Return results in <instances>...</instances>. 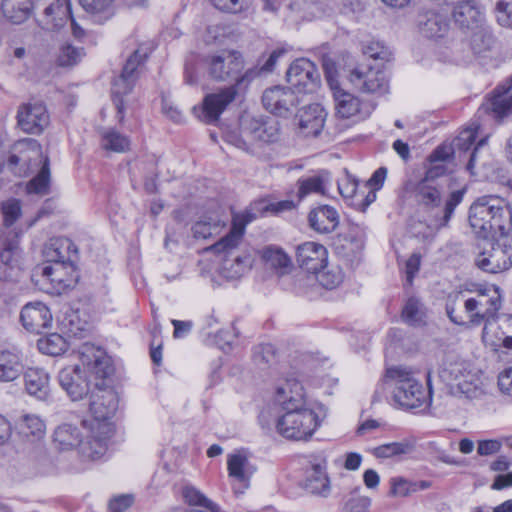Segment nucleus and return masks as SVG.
<instances>
[{
  "label": "nucleus",
  "instance_id": "1",
  "mask_svg": "<svg viewBox=\"0 0 512 512\" xmlns=\"http://www.w3.org/2000/svg\"><path fill=\"white\" fill-rule=\"evenodd\" d=\"M118 395L112 388H102L98 383L90 394L89 411L91 420H84L87 441L82 445V455L96 460L105 455L108 440L114 433L111 422L118 408Z\"/></svg>",
  "mask_w": 512,
  "mask_h": 512
},
{
  "label": "nucleus",
  "instance_id": "2",
  "mask_svg": "<svg viewBox=\"0 0 512 512\" xmlns=\"http://www.w3.org/2000/svg\"><path fill=\"white\" fill-rule=\"evenodd\" d=\"M445 174L443 165H435L428 169L425 176L414 187L417 203L430 218L436 229L447 227L455 208L463 201L464 190H454L445 199L444 187L438 178Z\"/></svg>",
  "mask_w": 512,
  "mask_h": 512
},
{
  "label": "nucleus",
  "instance_id": "3",
  "mask_svg": "<svg viewBox=\"0 0 512 512\" xmlns=\"http://www.w3.org/2000/svg\"><path fill=\"white\" fill-rule=\"evenodd\" d=\"M469 223L473 232L483 240L507 235L512 229V210L501 198L482 196L469 209Z\"/></svg>",
  "mask_w": 512,
  "mask_h": 512
},
{
  "label": "nucleus",
  "instance_id": "4",
  "mask_svg": "<svg viewBox=\"0 0 512 512\" xmlns=\"http://www.w3.org/2000/svg\"><path fill=\"white\" fill-rule=\"evenodd\" d=\"M439 377L449 387L450 393L460 399L474 400L485 394L480 376L464 360L446 358Z\"/></svg>",
  "mask_w": 512,
  "mask_h": 512
},
{
  "label": "nucleus",
  "instance_id": "5",
  "mask_svg": "<svg viewBox=\"0 0 512 512\" xmlns=\"http://www.w3.org/2000/svg\"><path fill=\"white\" fill-rule=\"evenodd\" d=\"M385 380L393 387V400L400 407L415 409L431 401L430 391L424 388L410 369L402 366L387 368Z\"/></svg>",
  "mask_w": 512,
  "mask_h": 512
},
{
  "label": "nucleus",
  "instance_id": "6",
  "mask_svg": "<svg viewBox=\"0 0 512 512\" xmlns=\"http://www.w3.org/2000/svg\"><path fill=\"white\" fill-rule=\"evenodd\" d=\"M320 426L317 413L310 407L279 410L275 429L287 440L306 441Z\"/></svg>",
  "mask_w": 512,
  "mask_h": 512
},
{
  "label": "nucleus",
  "instance_id": "7",
  "mask_svg": "<svg viewBox=\"0 0 512 512\" xmlns=\"http://www.w3.org/2000/svg\"><path fill=\"white\" fill-rule=\"evenodd\" d=\"M278 136L279 128L276 122L243 116L240 120L239 135L234 132L227 133L226 140L239 149L253 153L254 146L272 143Z\"/></svg>",
  "mask_w": 512,
  "mask_h": 512
},
{
  "label": "nucleus",
  "instance_id": "8",
  "mask_svg": "<svg viewBox=\"0 0 512 512\" xmlns=\"http://www.w3.org/2000/svg\"><path fill=\"white\" fill-rule=\"evenodd\" d=\"M496 242L485 241L475 263L478 268L489 273H501L512 267V237L498 236Z\"/></svg>",
  "mask_w": 512,
  "mask_h": 512
},
{
  "label": "nucleus",
  "instance_id": "9",
  "mask_svg": "<svg viewBox=\"0 0 512 512\" xmlns=\"http://www.w3.org/2000/svg\"><path fill=\"white\" fill-rule=\"evenodd\" d=\"M44 159L39 142L24 138L12 145L8 165L16 175L26 176L34 167L42 164Z\"/></svg>",
  "mask_w": 512,
  "mask_h": 512
},
{
  "label": "nucleus",
  "instance_id": "10",
  "mask_svg": "<svg viewBox=\"0 0 512 512\" xmlns=\"http://www.w3.org/2000/svg\"><path fill=\"white\" fill-rule=\"evenodd\" d=\"M208 75L216 81H228L244 68L242 54L235 50H223L206 58Z\"/></svg>",
  "mask_w": 512,
  "mask_h": 512
},
{
  "label": "nucleus",
  "instance_id": "11",
  "mask_svg": "<svg viewBox=\"0 0 512 512\" xmlns=\"http://www.w3.org/2000/svg\"><path fill=\"white\" fill-rule=\"evenodd\" d=\"M34 9H42L37 22L46 31H58L71 18L70 0H35Z\"/></svg>",
  "mask_w": 512,
  "mask_h": 512
},
{
  "label": "nucleus",
  "instance_id": "12",
  "mask_svg": "<svg viewBox=\"0 0 512 512\" xmlns=\"http://www.w3.org/2000/svg\"><path fill=\"white\" fill-rule=\"evenodd\" d=\"M464 307L473 325H479L486 319L493 318L501 307L499 289L495 286L488 288L486 293L478 295L477 298L467 299Z\"/></svg>",
  "mask_w": 512,
  "mask_h": 512
},
{
  "label": "nucleus",
  "instance_id": "13",
  "mask_svg": "<svg viewBox=\"0 0 512 512\" xmlns=\"http://www.w3.org/2000/svg\"><path fill=\"white\" fill-rule=\"evenodd\" d=\"M287 81L300 93H312L320 83V74L313 62L296 59L286 73Z\"/></svg>",
  "mask_w": 512,
  "mask_h": 512
},
{
  "label": "nucleus",
  "instance_id": "14",
  "mask_svg": "<svg viewBox=\"0 0 512 512\" xmlns=\"http://www.w3.org/2000/svg\"><path fill=\"white\" fill-rule=\"evenodd\" d=\"M262 102L265 109L270 113L280 117H287L300 103V99L291 88L274 86L264 91Z\"/></svg>",
  "mask_w": 512,
  "mask_h": 512
},
{
  "label": "nucleus",
  "instance_id": "15",
  "mask_svg": "<svg viewBox=\"0 0 512 512\" xmlns=\"http://www.w3.org/2000/svg\"><path fill=\"white\" fill-rule=\"evenodd\" d=\"M17 124L27 134H40L49 124V114L41 102L22 104L17 112Z\"/></svg>",
  "mask_w": 512,
  "mask_h": 512
},
{
  "label": "nucleus",
  "instance_id": "16",
  "mask_svg": "<svg viewBox=\"0 0 512 512\" xmlns=\"http://www.w3.org/2000/svg\"><path fill=\"white\" fill-rule=\"evenodd\" d=\"M352 85L365 93L384 94L388 91V79L385 73L378 69L357 67L350 72Z\"/></svg>",
  "mask_w": 512,
  "mask_h": 512
},
{
  "label": "nucleus",
  "instance_id": "17",
  "mask_svg": "<svg viewBox=\"0 0 512 512\" xmlns=\"http://www.w3.org/2000/svg\"><path fill=\"white\" fill-rule=\"evenodd\" d=\"M80 359L84 372L94 375L96 379H105L113 371L111 360L104 350L92 344H84L81 348Z\"/></svg>",
  "mask_w": 512,
  "mask_h": 512
},
{
  "label": "nucleus",
  "instance_id": "18",
  "mask_svg": "<svg viewBox=\"0 0 512 512\" xmlns=\"http://www.w3.org/2000/svg\"><path fill=\"white\" fill-rule=\"evenodd\" d=\"M336 114L344 119H365L371 114L372 107L362 103L358 97L340 88H333Z\"/></svg>",
  "mask_w": 512,
  "mask_h": 512
},
{
  "label": "nucleus",
  "instance_id": "19",
  "mask_svg": "<svg viewBox=\"0 0 512 512\" xmlns=\"http://www.w3.org/2000/svg\"><path fill=\"white\" fill-rule=\"evenodd\" d=\"M452 17L457 27L463 32L480 27L485 22V15L475 0H460L452 8Z\"/></svg>",
  "mask_w": 512,
  "mask_h": 512
},
{
  "label": "nucleus",
  "instance_id": "20",
  "mask_svg": "<svg viewBox=\"0 0 512 512\" xmlns=\"http://www.w3.org/2000/svg\"><path fill=\"white\" fill-rule=\"evenodd\" d=\"M58 380L73 401L81 400L89 392V381L78 365L63 368L59 372Z\"/></svg>",
  "mask_w": 512,
  "mask_h": 512
},
{
  "label": "nucleus",
  "instance_id": "21",
  "mask_svg": "<svg viewBox=\"0 0 512 512\" xmlns=\"http://www.w3.org/2000/svg\"><path fill=\"white\" fill-rule=\"evenodd\" d=\"M236 95L237 88L234 85L206 95L203 100V120L209 124L215 123Z\"/></svg>",
  "mask_w": 512,
  "mask_h": 512
},
{
  "label": "nucleus",
  "instance_id": "22",
  "mask_svg": "<svg viewBox=\"0 0 512 512\" xmlns=\"http://www.w3.org/2000/svg\"><path fill=\"white\" fill-rule=\"evenodd\" d=\"M275 400L279 410L309 407L302 384L296 379H286L276 388Z\"/></svg>",
  "mask_w": 512,
  "mask_h": 512
},
{
  "label": "nucleus",
  "instance_id": "23",
  "mask_svg": "<svg viewBox=\"0 0 512 512\" xmlns=\"http://www.w3.org/2000/svg\"><path fill=\"white\" fill-rule=\"evenodd\" d=\"M20 320L26 330L40 334L51 325L52 314L44 303L30 302L22 308Z\"/></svg>",
  "mask_w": 512,
  "mask_h": 512
},
{
  "label": "nucleus",
  "instance_id": "24",
  "mask_svg": "<svg viewBox=\"0 0 512 512\" xmlns=\"http://www.w3.org/2000/svg\"><path fill=\"white\" fill-rule=\"evenodd\" d=\"M296 259L302 269L315 274L326 264L328 252L322 244L304 242L297 247Z\"/></svg>",
  "mask_w": 512,
  "mask_h": 512
},
{
  "label": "nucleus",
  "instance_id": "25",
  "mask_svg": "<svg viewBox=\"0 0 512 512\" xmlns=\"http://www.w3.org/2000/svg\"><path fill=\"white\" fill-rule=\"evenodd\" d=\"M296 118L300 132L308 136H318L324 128L327 112L318 103L302 107Z\"/></svg>",
  "mask_w": 512,
  "mask_h": 512
},
{
  "label": "nucleus",
  "instance_id": "26",
  "mask_svg": "<svg viewBox=\"0 0 512 512\" xmlns=\"http://www.w3.org/2000/svg\"><path fill=\"white\" fill-rule=\"evenodd\" d=\"M253 219L254 215L249 212L234 215L230 232L216 242L212 249L218 253L234 254L233 250L241 243L247 224Z\"/></svg>",
  "mask_w": 512,
  "mask_h": 512
},
{
  "label": "nucleus",
  "instance_id": "27",
  "mask_svg": "<svg viewBox=\"0 0 512 512\" xmlns=\"http://www.w3.org/2000/svg\"><path fill=\"white\" fill-rule=\"evenodd\" d=\"M448 10L434 7L426 10L419 20V29L427 38L443 37L449 28Z\"/></svg>",
  "mask_w": 512,
  "mask_h": 512
},
{
  "label": "nucleus",
  "instance_id": "28",
  "mask_svg": "<svg viewBox=\"0 0 512 512\" xmlns=\"http://www.w3.org/2000/svg\"><path fill=\"white\" fill-rule=\"evenodd\" d=\"M311 469L306 479V489L314 495L327 497L330 494V480L327 475V461L324 456H315L311 461Z\"/></svg>",
  "mask_w": 512,
  "mask_h": 512
},
{
  "label": "nucleus",
  "instance_id": "29",
  "mask_svg": "<svg viewBox=\"0 0 512 512\" xmlns=\"http://www.w3.org/2000/svg\"><path fill=\"white\" fill-rule=\"evenodd\" d=\"M308 222L310 228L315 232L319 234H328L338 227L340 216L333 206L320 205L309 212Z\"/></svg>",
  "mask_w": 512,
  "mask_h": 512
},
{
  "label": "nucleus",
  "instance_id": "30",
  "mask_svg": "<svg viewBox=\"0 0 512 512\" xmlns=\"http://www.w3.org/2000/svg\"><path fill=\"white\" fill-rule=\"evenodd\" d=\"M331 173L322 169L309 177L300 178L297 181V197L302 200L310 194L325 195L331 185Z\"/></svg>",
  "mask_w": 512,
  "mask_h": 512
},
{
  "label": "nucleus",
  "instance_id": "31",
  "mask_svg": "<svg viewBox=\"0 0 512 512\" xmlns=\"http://www.w3.org/2000/svg\"><path fill=\"white\" fill-rule=\"evenodd\" d=\"M27 393L39 400H46L50 393L49 374L41 368H28L24 372Z\"/></svg>",
  "mask_w": 512,
  "mask_h": 512
},
{
  "label": "nucleus",
  "instance_id": "32",
  "mask_svg": "<svg viewBox=\"0 0 512 512\" xmlns=\"http://www.w3.org/2000/svg\"><path fill=\"white\" fill-rule=\"evenodd\" d=\"M260 256L266 269L274 271L278 276L288 274L293 267L290 257L280 247L272 245L264 247Z\"/></svg>",
  "mask_w": 512,
  "mask_h": 512
},
{
  "label": "nucleus",
  "instance_id": "33",
  "mask_svg": "<svg viewBox=\"0 0 512 512\" xmlns=\"http://www.w3.org/2000/svg\"><path fill=\"white\" fill-rule=\"evenodd\" d=\"M253 264V257L247 251H242L237 255H226L221 265L222 274L229 279L240 278Z\"/></svg>",
  "mask_w": 512,
  "mask_h": 512
},
{
  "label": "nucleus",
  "instance_id": "34",
  "mask_svg": "<svg viewBox=\"0 0 512 512\" xmlns=\"http://www.w3.org/2000/svg\"><path fill=\"white\" fill-rule=\"evenodd\" d=\"M134 83L135 79H132L130 76L123 73H121L120 76L117 77L112 83V98L117 110L116 118L120 124L124 122L125 118V96H127L132 91Z\"/></svg>",
  "mask_w": 512,
  "mask_h": 512
},
{
  "label": "nucleus",
  "instance_id": "35",
  "mask_svg": "<svg viewBox=\"0 0 512 512\" xmlns=\"http://www.w3.org/2000/svg\"><path fill=\"white\" fill-rule=\"evenodd\" d=\"M226 221L219 212L203 215L192 226V234L195 239H208L217 235L225 226Z\"/></svg>",
  "mask_w": 512,
  "mask_h": 512
},
{
  "label": "nucleus",
  "instance_id": "36",
  "mask_svg": "<svg viewBox=\"0 0 512 512\" xmlns=\"http://www.w3.org/2000/svg\"><path fill=\"white\" fill-rule=\"evenodd\" d=\"M80 436L81 434L76 426L65 423L55 429L53 442L56 448L62 451L71 450L77 446H80L82 451V445L87 441V437L84 441H81Z\"/></svg>",
  "mask_w": 512,
  "mask_h": 512
},
{
  "label": "nucleus",
  "instance_id": "37",
  "mask_svg": "<svg viewBox=\"0 0 512 512\" xmlns=\"http://www.w3.org/2000/svg\"><path fill=\"white\" fill-rule=\"evenodd\" d=\"M23 370L20 355L10 350L0 351V382H12Z\"/></svg>",
  "mask_w": 512,
  "mask_h": 512
},
{
  "label": "nucleus",
  "instance_id": "38",
  "mask_svg": "<svg viewBox=\"0 0 512 512\" xmlns=\"http://www.w3.org/2000/svg\"><path fill=\"white\" fill-rule=\"evenodd\" d=\"M100 134V147L108 152L125 153L129 151L131 141L128 136L115 128H103Z\"/></svg>",
  "mask_w": 512,
  "mask_h": 512
},
{
  "label": "nucleus",
  "instance_id": "39",
  "mask_svg": "<svg viewBox=\"0 0 512 512\" xmlns=\"http://www.w3.org/2000/svg\"><path fill=\"white\" fill-rule=\"evenodd\" d=\"M34 8L31 0H2L1 9L5 18L14 24L26 21Z\"/></svg>",
  "mask_w": 512,
  "mask_h": 512
},
{
  "label": "nucleus",
  "instance_id": "40",
  "mask_svg": "<svg viewBox=\"0 0 512 512\" xmlns=\"http://www.w3.org/2000/svg\"><path fill=\"white\" fill-rule=\"evenodd\" d=\"M227 467L229 476L241 483H246L253 474V468L243 453L228 455Z\"/></svg>",
  "mask_w": 512,
  "mask_h": 512
},
{
  "label": "nucleus",
  "instance_id": "41",
  "mask_svg": "<svg viewBox=\"0 0 512 512\" xmlns=\"http://www.w3.org/2000/svg\"><path fill=\"white\" fill-rule=\"evenodd\" d=\"M72 243L67 238L51 239L45 248V255L51 263H62L70 260Z\"/></svg>",
  "mask_w": 512,
  "mask_h": 512
},
{
  "label": "nucleus",
  "instance_id": "42",
  "mask_svg": "<svg viewBox=\"0 0 512 512\" xmlns=\"http://www.w3.org/2000/svg\"><path fill=\"white\" fill-rule=\"evenodd\" d=\"M479 26L465 32L469 36L470 46L475 54L489 50L493 44V36L486 21Z\"/></svg>",
  "mask_w": 512,
  "mask_h": 512
},
{
  "label": "nucleus",
  "instance_id": "43",
  "mask_svg": "<svg viewBox=\"0 0 512 512\" xmlns=\"http://www.w3.org/2000/svg\"><path fill=\"white\" fill-rule=\"evenodd\" d=\"M19 429L22 435L34 440H40L45 436L46 425L44 421L37 415H23L19 422Z\"/></svg>",
  "mask_w": 512,
  "mask_h": 512
},
{
  "label": "nucleus",
  "instance_id": "44",
  "mask_svg": "<svg viewBox=\"0 0 512 512\" xmlns=\"http://www.w3.org/2000/svg\"><path fill=\"white\" fill-rule=\"evenodd\" d=\"M485 109L492 111L496 117H504L512 112V78L508 90L497 93L486 104Z\"/></svg>",
  "mask_w": 512,
  "mask_h": 512
},
{
  "label": "nucleus",
  "instance_id": "45",
  "mask_svg": "<svg viewBox=\"0 0 512 512\" xmlns=\"http://www.w3.org/2000/svg\"><path fill=\"white\" fill-rule=\"evenodd\" d=\"M315 275L319 284L326 289H335L344 279V273L340 266L327 263Z\"/></svg>",
  "mask_w": 512,
  "mask_h": 512
},
{
  "label": "nucleus",
  "instance_id": "46",
  "mask_svg": "<svg viewBox=\"0 0 512 512\" xmlns=\"http://www.w3.org/2000/svg\"><path fill=\"white\" fill-rule=\"evenodd\" d=\"M152 50L153 44L150 42L139 45V47L127 59L122 73L136 80L138 67L145 62Z\"/></svg>",
  "mask_w": 512,
  "mask_h": 512
},
{
  "label": "nucleus",
  "instance_id": "47",
  "mask_svg": "<svg viewBox=\"0 0 512 512\" xmlns=\"http://www.w3.org/2000/svg\"><path fill=\"white\" fill-rule=\"evenodd\" d=\"M41 165L42 166L38 174L34 178H32L27 184L28 193L45 195L49 192L50 168L48 157H45Z\"/></svg>",
  "mask_w": 512,
  "mask_h": 512
},
{
  "label": "nucleus",
  "instance_id": "48",
  "mask_svg": "<svg viewBox=\"0 0 512 512\" xmlns=\"http://www.w3.org/2000/svg\"><path fill=\"white\" fill-rule=\"evenodd\" d=\"M20 250L17 242H7L0 252V261L10 273L4 272V279L12 276V272L19 267Z\"/></svg>",
  "mask_w": 512,
  "mask_h": 512
},
{
  "label": "nucleus",
  "instance_id": "49",
  "mask_svg": "<svg viewBox=\"0 0 512 512\" xmlns=\"http://www.w3.org/2000/svg\"><path fill=\"white\" fill-rule=\"evenodd\" d=\"M487 139L483 138L478 141L469 155L466 169L471 175H476L480 167H485L489 157L488 150L486 149Z\"/></svg>",
  "mask_w": 512,
  "mask_h": 512
},
{
  "label": "nucleus",
  "instance_id": "50",
  "mask_svg": "<svg viewBox=\"0 0 512 512\" xmlns=\"http://www.w3.org/2000/svg\"><path fill=\"white\" fill-rule=\"evenodd\" d=\"M425 309L423 304L416 298H409L402 309V319L409 325H420L424 323Z\"/></svg>",
  "mask_w": 512,
  "mask_h": 512
},
{
  "label": "nucleus",
  "instance_id": "51",
  "mask_svg": "<svg viewBox=\"0 0 512 512\" xmlns=\"http://www.w3.org/2000/svg\"><path fill=\"white\" fill-rule=\"evenodd\" d=\"M38 348L43 354L60 355L67 350L66 340L58 333H52L38 340Z\"/></svg>",
  "mask_w": 512,
  "mask_h": 512
},
{
  "label": "nucleus",
  "instance_id": "52",
  "mask_svg": "<svg viewBox=\"0 0 512 512\" xmlns=\"http://www.w3.org/2000/svg\"><path fill=\"white\" fill-rule=\"evenodd\" d=\"M484 322L482 340L487 346L497 350L501 347V338L503 337L504 332L501 331L495 320V316L493 318L486 319Z\"/></svg>",
  "mask_w": 512,
  "mask_h": 512
},
{
  "label": "nucleus",
  "instance_id": "53",
  "mask_svg": "<svg viewBox=\"0 0 512 512\" xmlns=\"http://www.w3.org/2000/svg\"><path fill=\"white\" fill-rule=\"evenodd\" d=\"M286 53V50L283 48H278L272 51L269 58L266 62L261 66L259 70L256 68L249 69L242 75L240 78H236L237 85H240L244 81H250L254 77H256L260 72H271L276 66V63L280 57H282Z\"/></svg>",
  "mask_w": 512,
  "mask_h": 512
},
{
  "label": "nucleus",
  "instance_id": "54",
  "mask_svg": "<svg viewBox=\"0 0 512 512\" xmlns=\"http://www.w3.org/2000/svg\"><path fill=\"white\" fill-rule=\"evenodd\" d=\"M0 210L4 226L10 227L22 215L21 201L16 198H9L1 203Z\"/></svg>",
  "mask_w": 512,
  "mask_h": 512
},
{
  "label": "nucleus",
  "instance_id": "55",
  "mask_svg": "<svg viewBox=\"0 0 512 512\" xmlns=\"http://www.w3.org/2000/svg\"><path fill=\"white\" fill-rule=\"evenodd\" d=\"M412 451V445L408 442H391L375 448L374 454L378 458H389Z\"/></svg>",
  "mask_w": 512,
  "mask_h": 512
},
{
  "label": "nucleus",
  "instance_id": "56",
  "mask_svg": "<svg viewBox=\"0 0 512 512\" xmlns=\"http://www.w3.org/2000/svg\"><path fill=\"white\" fill-rule=\"evenodd\" d=\"M213 6L223 12L245 13L252 7V0H210Z\"/></svg>",
  "mask_w": 512,
  "mask_h": 512
},
{
  "label": "nucleus",
  "instance_id": "57",
  "mask_svg": "<svg viewBox=\"0 0 512 512\" xmlns=\"http://www.w3.org/2000/svg\"><path fill=\"white\" fill-rule=\"evenodd\" d=\"M114 0H79L83 9L92 14L108 18L112 14Z\"/></svg>",
  "mask_w": 512,
  "mask_h": 512
},
{
  "label": "nucleus",
  "instance_id": "58",
  "mask_svg": "<svg viewBox=\"0 0 512 512\" xmlns=\"http://www.w3.org/2000/svg\"><path fill=\"white\" fill-rule=\"evenodd\" d=\"M183 497L190 505L201 506L216 512L219 509L218 505L206 498L199 490L194 487L186 486L183 489Z\"/></svg>",
  "mask_w": 512,
  "mask_h": 512
},
{
  "label": "nucleus",
  "instance_id": "59",
  "mask_svg": "<svg viewBox=\"0 0 512 512\" xmlns=\"http://www.w3.org/2000/svg\"><path fill=\"white\" fill-rule=\"evenodd\" d=\"M479 126L473 123L471 126L463 129L453 141L455 151H468L474 143Z\"/></svg>",
  "mask_w": 512,
  "mask_h": 512
},
{
  "label": "nucleus",
  "instance_id": "60",
  "mask_svg": "<svg viewBox=\"0 0 512 512\" xmlns=\"http://www.w3.org/2000/svg\"><path fill=\"white\" fill-rule=\"evenodd\" d=\"M66 265L62 263H52L46 265L42 269V276L52 284L69 286L68 280L65 278Z\"/></svg>",
  "mask_w": 512,
  "mask_h": 512
},
{
  "label": "nucleus",
  "instance_id": "61",
  "mask_svg": "<svg viewBox=\"0 0 512 512\" xmlns=\"http://www.w3.org/2000/svg\"><path fill=\"white\" fill-rule=\"evenodd\" d=\"M275 349L272 344H262L254 348L253 361L261 369L271 365L275 361Z\"/></svg>",
  "mask_w": 512,
  "mask_h": 512
},
{
  "label": "nucleus",
  "instance_id": "62",
  "mask_svg": "<svg viewBox=\"0 0 512 512\" xmlns=\"http://www.w3.org/2000/svg\"><path fill=\"white\" fill-rule=\"evenodd\" d=\"M364 237V230L359 226H354L350 229L349 234L344 237L341 248L348 249L352 254H356L363 249Z\"/></svg>",
  "mask_w": 512,
  "mask_h": 512
},
{
  "label": "nucleus",
  "instance_id": "63",
  "mask_svg": "<svg viewBox=\"0 0 512 512\" xmlns=\"http://www.w3.org/2000/svg\"><path fill=\"white\" fill-rule=\"evenodd\" d=\"M359 488L351 493L345 503L344 512H368L371 499L368 496L358 494Z\"/></svg>",
  "mask_w": 512,
  "mask_h": 512
},
{
  "label": "nucleus",
  "instance_id": "64",
  "mask_svg": "<svg viewBox=\"0 0 512 512\" xmlns=\"http://www.w3.org/2000/svg\"><path fill=\"white\" fill-rule=\"evenodd\" d=\"M495 11L498 24L512 29V2H497Z\"/></svg>",
  "mask_w": 512,
  "mask_h": 512
}]
</instances>
